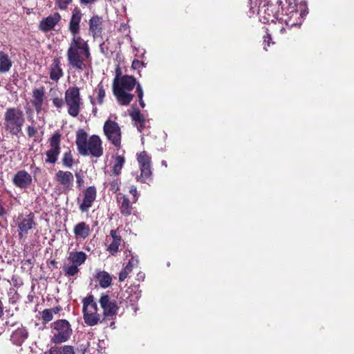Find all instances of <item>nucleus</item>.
Listing matches in <instances>:
<instances>
[{
	"label": "nucleus",
	"instance_id": "nucleus-37",
	"mask_svg": "<svg viewBox=\"0 0 354 354\" xmlns=\"http://www.w3.org/2000/svg\"><path fill=\"white\" fill-rule=\"evenodd\" d=\"M55 2L59 9L64 10L72 2V0H55Z\"/></svg>",
	"mask_w": 354,
	"mask_h": 354
},
{
	"label": "nucleus",
	"instance_id": "nucleus-32",
	"mask_svg": "<svg viewBox=\"0 0 354 354\" xmlns=\"http://www.w3.org/2000/svg\"><path fill=\"white\" fill-rule=\"evenodd\" d=\"M78 266L71 263V264H66L63 267V270L65 273V275L68 277H73L77 274L79 272Z\"/></svg>",
	"mask_w": 354,
	"mask_h": 354
},
{
	"label": "nucleus",
	"instance_id": "nucleus-52",
	"mask_svg": "<svg viewBox=\"0 0 354 354\" xmlns=\"http://www.w3.org/2000/svg\"><path fill=\"white\" fill-rule=\"evenodd\" d=\"M145 53V50L144 49H142V53H141V56H143Z\"/></svg>",
	"mask_w": 354,
	"mask_h": 354
},
{
	"label": "nucleus",
	"instance_id": "nucleus-36",
	"mask_svg": "<svg viewBox=\"0 0 354 354\" xmlns=\"http://www.w3.org/2000/svg\"><path fill=\"white\" fill-rule=\"evenodd\" d=\"M138 259L137 257H132L131 259L129 260L128 264L125 266V269L127 270V271H129L130 272L132 271L133 268L134 267L138 266Z\"/></svg>",
	"mask_w": 354,
	"mask_h": 354
},
{
	"label": "nucleus",
	"instance_id": "nucleus-13",
	"mask_svg": "<svg viewBox=\"0 0 354 354\" xmlns=\"http://www.w3.org/2000/svg\"><path fill=\"white\" fill-rule=\"evenodd\" d=\"M55 180L61 185L64 192H68L73 189L74 176L71 171H58L55 174Z\"/></svg>",
	"mask_w": 354,
	"mask_h": 354
},
{
	"label": "nucleus",
	"instance_id": "nucleus-6",
	"mask_svg": "<svg viewBox=\"0 0 354 354\" xmlns=\"http://www.w3.org/2000/svg\"><path fill=\"white\" fill-rule=\"evenodd\" d=\"M83 318L86 324L90 326L97 325L100 321V315L97 313V306L93 295H89L82 300Z\"/></svg>",
	"mask_w": 354,
	"mask_h": 354
},
{
	"label": "nucleus",
	"instance_id": "nucleus-30",
	"mask_svg": "<svg viewBox=\"0 0 354 354\" xmlns=\"http://www.w3.org/2000/svg\"><path fill=\"white\" fill-rule=\"evenodd\" d=\"M96 278L102 288H106L109 287L112 281V278L110 274L104 271L97 273Z\"/></svg>",
	"mask_w": 354,
	"mask_h": 354
},
{
	"label": "nucleus",
	"instance_id": "nucleus-50",
	"mask_svg": "<svg viewBox=\"0 0 354 354\" xmlns=\"http://www.w3.org/2000/svg\"><path fill=\"white\" fill-rule=\"evenodd\" d=\"M161 164L162 166H164L165 167H167V162L165 160H162L161 162Z\"/></svg>",
	"mask_w": 354,
	"mask_h": 354
},
{
	"label": "nucleus",
	"instance_id": "nucleus-40",
	"mask_svg": "<svg viewBox=\"0 0 354 354\" xmlns=\"http://www.w3.org/2000/svg\"><path fill=\"white\" fill-rule=\"evenodd\" d=\"M37 133V129L33 126H28L27 127V133L28 137H33Z\"/></svg>",
	"mask_w": 354,
	"mask_h": 354
},
{
	"label": "nucleus",
	"instance_id": "nucleus-27",
	"mask_svg": "<svg viewBox=\"0 0 354 354\" xmlns=\"http://www.w3.org/2000/svg\"><path fill=\"white\" fill-rule=\"evenodd\" d=\"M95 92L97 93V97L95 99L91 97V104L93 106L96 104H102L105 97V90L102 83L97 84Z\"/></svg>",
	"mask_w": 354,
	"mask_h": 354
},
{
	"label": "nucleus",
	"instance_id": "nucleus-33",
	"mask_svg": "<svg viewBox=\"0 0 354 354\" xmlns=\"http://www.w3.org/2000/svg\"><path fill=\"white\" fill-rule=\"evenodd\" d=\"M63 163L67 167L71 168L72 167L73 164V159L71 152H66L64 153L63 158Z\"/></svg>",
	"mask_w": 354,
	"mask_h": 354
},
{
	"label": "nucleus",
	"instance_id": "nucleus-29",
	"mask_svg": "<svg viewBox=\"0 0 354 354\" xmlns=\"http://www.w3.org/2000/svg\"><path fill=\"white\" fill-rule=\"evenodd\" d=\"M130 115L133 121L138 122L136 123V127L138 131L142 132L145 125V120L140 111L135 110L130 113Z\"/></svg>",
	"mask_w": 354,
	"mask_h": 354
},
{
	"label": "nucleus",
	"instance_id": "nucleus-55",
	"mask_svg": "<svg viewBox=\"0 0 354 354\" xmlns=\"http://www.w3.org/2000/svg\"><path fill=\"white\" fill-rule=\"evenodd\" d=\"M137 51H138V53H142V52H141L142 50H139L138 49H137Z\"/></svg>",
	"mask_w": 354,
	"mask_h": 354
},
{
	"label": "nucleus",
	"instance_id": "nucleus-10",
	"mask_svg": "<svg viewBox=\"0 0 354 354\" xmlns=\"http://www.w3.org/2000/svg\"><path fill=\"white\" fill-rule=\"evenodd\" d=\"M103 131L109 141L115 147H119L121 144V129L118 124L108 119L104 124Z\"/></svg>",
	"mask_w": 354,
	"mask_h": 354
},
{
	"label": "nucleus",
	"instance_id": "nucleus-51",
	"mask_svg": "<svg viewBox=\"0 0 354 354\" xmlns=\"http://www.w3.org/2000/svg\"><path fill=\"white\" fill-rule=\"evenodd\" d=\"M138 279H143V278H144V274H142V273H139V274H138Z\"/></svg>",
	"mask_w": 354,
	"mask_h": 354
},
{
	"label": "nucleus",
	"instance_id": "nucleus-56",
	"mask_svg": "<svg viewBox=\"0 0 354 354\" xmlns=\"http://www.w3.org/2000/svg\"><path fill=\"white\" fill-rule=\"evenodd\" d=\"M1 333V332L0 331V334Z\"/></svg>",
	"mask_w": 354,
	"mask_h": 354
},
{
	"label": "nucleus",
	"instance_id": "nucleus-35",
	"mask_svg": "<svg viewBox=\"0 0 354 354\" xmlns=\"http://www.w3.org/2000/svg\"><path fill=\"white\" fill-rule=\"evenodd\" d=\"M42 319L45 322H48L53 319V310L45 309L42 311Z\"/></svg>",
	"mask_w": 354,
	"mask_h": 354
},
{
	"label": "nucleus",
	"instance_id": "nucleus-31",
	"mask_svg": "<svg viewBox=\"0 0 354 354\" xmlns=\"http://www.w3.org/2000/svg\"><path fill=\"white\" fill-rule=\"evenodd\" d=\"M125 162L124 158L121 156H117L115 158L114 165L113 167V173L115 175H119L121 172L122 168Z\"/></svg>",
	"mask_w": 354,
	"mask_h": 354
},
{
	"label": "nucleus",
	"instance_id": "nucleus-22",
	"mask_svg": "<svg viewBox=\"0 0 354 354\" xmlns=\"http://www.w3.org/2000/svg\"><path fill=\"white\" fill-rule=\"evenodd\" d=\"M86 259L87 255L82 251L69 252L67 258L70 263H73L78 266L82 265Z\"/></svg>",
	"mask_w": 354,
	"mask_h": 354
},
{
	"label": "nucleus",
	"instance_id": "nucleus-42",
	"mask_svg": "<svg viewBox=\"0 0 354 354\" xmlns=\"http://www.w3.org/2000/svg\"><path fill=\"white\" fill-rule=\"evenodd\" d=\"M130 273L129 271H127L125 268H124L119 274V280L120 281H123L127 278V275Z\"/></svg>",
	"mask_w": 354,
	"mask_h": 354
},
{
	"label": "nucleus",
	"instance_id": "nucleus-16",
	"mask_svg": "<svg viewBox=\"0 0 354 354\" xmlns=\"http://www.w3.org/2000/svg\"><path fill=\"white\" fill-rule=\"evenodd\" d=\"M14 185L19 188H26L32 183V176L25 170H20L13 177Z\"/></svg>",
	"mask_w": 354,
	"mask_h": 354
},
{
	"label": "nucleus",
	"instance_id": "nucleus-3",
	"mask_svg": "<svg viewBox=\"0 0 354 354\" xmlns=\"http://www.w3.org/2000/svg\"><path fill=\"white\" fill-rule=\"evenodd\" d=\"M75 144L79 153L82 156L91 155L99 158L103 154L100 138L96 135L88 138V133L83 129L76 132Z\"/></svg>",
	"mask_w": 354,
	"mask_h": 354
},
{
	"label": "nucleus",
	"instance_id": "nucleus-44",
	"mask_svg": "<svg viewBox=\"0 0 354 354\" xmlns=\"http://www.w3.org/2000/svg\"><path fill=\"white\" fill-rule=\"evenodd\" d=\"M6 214V210L2 205V201L0 199V216H3Z\"/></svg>",
	"mask_w": 354,
	"mask_h": 354
},
{
	"label": "nucleus",
	"instance_id": "nucleus-14",
	"mask_svg": "<svg viewBox=\"0 0 354 354\" xmlns=\"http://www.w3.org/2000/svg\"><path fill=\"white\" fill-rule=\"evenodd\" d=\"M6 325L8 327H12L15 325L17 326V329L12 332L10 340L14 344L21 346L28 337L27 330L19 323L10 324V322L8 321L6 322Z\"/></svg>",
	"mask_w": 354,
	"mask_h": 354
},
{
	"label": "nucleus",
	"instance_id": "nucleus-41",
	"mask_svg": "<svg viewBox=\"0 0 354 354\" xmlns=\"http://www.w3.org/2000/svg\"><path fill=\"white\" fill-rule=\"evenodd\" d=\"M53 105L55 106H56L57 108H61L64 104V102H63L62 99L59 98V97L53 98Z\"/></svg>",
	"mask_w": 354,
	"mask_h": 354
},
{
	"label": "nucleus",
	"instance_id": "nucleus-38",
	"mask_svg": "<svg viewBox=\"0 0 354 354\" xmlns=\"http://www.w3.org/2000/svg\"><path fill=\"white\" fill-rule=\"evenodd\" d=\"M120 180L118 178H116V179H114L113 180L111 183H110V186H111V188L110 189L113 192H116L117 191L119 190V188H120Z\"/></svg>",
	"mask_w": 354,
	"mask_h": 354
},
{
	"label": "nucleus",
	"instance_id": "nucleus-53",
	"mask_svg": "<svg viewBox=\"0 0 354 354\" xmlns=\"http://www.w3.org/2000/svg\"><path fill=\"white\" fill-rule=\"evenodd\" d=\"M264 50H267V46L265 44L264 47H263Z\"/></svg>",
	"mask_w": 354,
	"mask_h": 354
},
{
	"label": "nucleus",
	"instance_id": "nucleus-4",
	"mask_svg": "<svg viewBox=\"0 0 354 354\" xmlns=\"http://www.w3.org/2000/svg\"><path fill=\"white\" fill-rule=\"evenodd\" d=\"M136 84V80L129 75L115 78L113 82V93L121 105H128L133 99L134 95L129 93Z\"/></svg>",
	"mask_w": 354,
	"mask_h": 354
},
{
	"label": "nucleus",
	"instance_id": "nucleus-20",
	"mask_svg": "<svg viewBox=\"0 0 354 354\" xmlns=\"http://www.w3.org/2000/svg\"><path fill=\"white\" fill-rule=\"evenodd\" d=\"M49 71L50 78L53 81L57 82L64 75V72L61 68V63L58 58L53 59V63L50 66Z\"/></svg>",
	"mask_w": 354,
	"mask_h": 354
},
{
	"label": "nucleus",
	"instance_id": "nucleus-17",
	"mask_svg": "<svg viewBox=\"0 0 354 354\" xmlns=\"http://www.w3.org/2000/svg\"><path fill=\"white\" fill-rule=\"evenodd\" d=\"M61 19L60 15L57 12L51 15L42 19L39 24V29L43 32H47L54 28L55 25Z\"/></svg>",
	"mask_w": 354,
	"mask_h": 354
},
{
	"label": "nucleus",
	"instance_id": "nucleus-5",
	"mask_svg": "<svg viewBox=\"0 0 354 354\" xmlns=\"http://www.w3.org/2000/svg\"><path fill=\"white\" fill-rule=\"evenodd\" d=\"M25 122V115L19 108H8L4 113V126L6 131L14 136H17L22 129Z\"/></svg>",
	"mask_w": 354,
	"mask_h": 354
},
{
	"label": "nucleus",
	"instance_id": "nucleus-47",
	"mask_svg": "<svg viewBox=\"0 0 354 354\" xmlns=\"http://www.w3.org/2000/svg\"><path fill=\"white\" fill-rule=\"evenodd\" d=\"M97 0H81V3L84 4L93 3Z\"/></svg>",
	"mask_w": 354,
	"mask_h": 354
},
{
	"label": "nucleus",
	"instance_id": "nucleus-46",
	"mask_svg": "<svg viewBox=\"0 0 354 354\" xmlns=\"http://www.w3.org/2000/svg\"><path fill=\"white\" fill-rule=\"evenodd\" d=\"M271 40V38H270V35L267 34L266 36H264V40H263V42L264 43H268L267 44V46H268L270 45V41Z\"/></svg>",
	"mask_w": 354,
	"mask_h": 354
},
{
	"label": "nucleus",
	"instance_id": "nucleus-18",
	"mask_svg": "<svg viewBox=\"0 0 354 354\" xmlns=\"http://www.w3.org/2000/svg\"><path fill=\"white\" fill-rule=\"evenodd\" d=\"M73 233L76 239H86L91 234V227L89 225L84 221L77 223L73 228Z\"/></svg>",
	"mask_w": 354,
	"mask_h": 354
},
{
	"label": "nucleus",
	"instance_id": "nucleus-45",
	"mask_svg": "<svg viewBox=\"0 0 354 354\" xmlns=\"http://www.w3.org/2000/svg\"><path fill=\"white\" fill-rule=\"evenodd\" d=\"M129 192L134 196L136 197L138 194L137 188L135 186H131L129 189Z\"/></svg>",
	"mask_w": 354,
	"mask_h": 354
},
{
	"label": "nucleus",
	"instance_id": "nucleus-34",
	"mask_svg": "<svg viewBox=\"0 0 354 354\" xmlns=\"http://www.w3.org/2000/svg\"><path fill=\"white\" fill-rule=\"evenodd\" d=\"M136 92L138 93V99H139V104L141 106V107L144 108L145 106V102H144V101L142 100L143 95H144V93H143L142 88L141 85L139 83L137 84Z\"/></svg>",
	"mask_w": 354,
	"mask_h": 354
},
{
	"label": "nucleus",
	"instance_id": "nucleus-43",
	"mask_svg": "<svg viewBox=\"0 0 354 354\" xmlns=\"http://www.w3.org/2000/svg\"><path fill=\"white\" fill-rule=\"evenodd\" d=\"M75 176H76L77 183L78 186L81 187L84 183V180H83L82 176L78 173L75 174Z\"/></svg>",
	"mask_w": 354,
	"mask_h": 354
},
{
	"label": "nucleus",
	"instance_id": "nucleus-15",
	"mask_svg": "<svg viewBox=\"0 0 354 354\" xmlns=\"http://www.w3.org/2000/svg\"><path fill=\"white\" fill-rule=\"evenodd\" d=\"M97 191L94 186L88 187L84 193V198L80 203V209L82 212H86L92 207L96 198Z\"/></svg>",
	"mask_w": 354,
	"mask_h": 354
},
{
	"label": "nucleus",
	"instance_id": "nucleus-48",
	"mask_svg": "<svg viewBox=\"0 0 354 354\" xmlns=\"http://www.w3.org/2000/svg\"><path fill=\"white\" fill-rule=\"evenodd\" d=\"M3 315V306L1 300L0 299V318Z\"/></svg>",
	"mask_w": 354,
	"mask_h": 354
},
{
	"label": "nucleus",
	"instance_id": "nucleus-49",
	"mask_svg": "<svg viewBox=\"0 0 354 354\" xmlns=\"http://www.w3.org/2000/svg\"><path fill=\"white\" fill-rule=\"evenodd\" d=\"M50 310H53V314H57L59 313L60 308H58V307H55V308H50Z\"/></svg>",
	"mask_w": 354,
	"mask_h": 354
},
{
	"label": "nucleus",
	"instance_id": "nucleus-11",
	"mask_svg": "<svg viewBox=\"0 0 354 354\" xmlns=\"http://www.w3.org/2000/svg\"><path fill=\"white\" fill-rule=\"evenodd\" d=\"M60 134L55 133L50 139V149L46 151V162L55 164L60 153Z\"/></svg>",
	"mask_w": 354,
	"mask_h": 354
},
{
	"label": "nucleus",
	"instance_id": "nucleus-25",
	"mask_svg": "<svg viewBox=\"0 0 354 354\" xmlns=\"http://www.w3.org/2000/svg\"><path fill=\"white\" fill-rule=\"evenodd\" d=\"M120 204V209L122 214L129 216L131 214V206L129 198L126 196H120L118 198Z\"/></svg>",
	"mask_w": 354,
	"mask_h": 354
},
{
	"label": "nucleus",
	"instance_id": "nucleus-12",
	"mask_svg": "<svg viewBox=\"0 0 354 354\" xmlns=\"http://www.w3.org/2000/svg\"><path fill=\"white\" fill-rule=\"evenodd\" d=\"M100 304L103 308L104 318L113 319L118 313V306L115 300H111L108 295L101 297Z\"/></svg>",
	"mask_w": 354,
	"mask_h": 354
},
{
	"label": "nucleus",
	"instance_id": "nucleus-39",
	"mask_svg": "<svg viewBox=\"0 0 354 354\" xmlns=\"http://www.w3.org/2000/svg\"><path fill=\"white\" fill-rule=\"evenodd\" d=\"M145 66V64L143 62H140L138 59H134L132 62L131 67L133 69H138Z\"/></svg>",
	"mask_w": 354,
	"mask_h": 354
},
{
	"label": "nucleus",
	"instance_id": "nucleus-2",
	"mask_svg": "<svg viewBox=\"0 0 354 354\" xmlns=\"http://www.w3.org/2000/svg\"><path fill=\"white\" fill-rule=\"evenodd\" d=\"M82 13L79 9L73 11L69 23V30L73 35L71 40L66 52L68 66L78 72L85 71L88 77V71L86 68L88 63H91V53L88 44L77 34L80 32V24L82 19Z\"/></svg>",
	"mask_w": 354,
	"mask_h": 354
},
{
	"label": "nucleus",
	"instance_id": "nucleus-54",
	"mask_svg": "<svg viewBox=\"0 0 354 354\" xmlns=\"http://www.w3.org/2000/svg\"><path fill=\"white\" fill-rule=\"evenodd\" d=\"M86 250H90V248L88 247L85 248Z\"/></svg>",
	"mask_w": 354,
	"mask_h": 354
},
{
	"label": "nucleus",
	"instance_id": "nucleus-21",
	"mask_svg": "<svg viewBox=\"0 0 354 354\" xmlns=\"http://www.w3.org/2000/svg\"><path fill=\"white\" fill-rule=\"evenodd\" d=\"M110 235L112 241L107 248V250L112 254L114 255L118 252L119 246L122 243V238L118 234L116 230H111Z\"/></svg>",
	"mask_w": 354,
	"mask_h": 354
},
{
	"label": "nucleus",
	"instance_id": "nucleus-19",
	"mask_svg": "<svg viewBox=\"0 0 354 354\" xmlns=\"http://www.w3.org/2000/svg\"><path fill=\"white\" fill-rule=\"evenodd\" d=\"M34 224L35 223L32 216L28 215L26 218H23L22 221L18 224L19 238L22 239L26 237L28 231L32 229Z\"/></svg>",
	"mask_w": 354,
	"mask_h": 354
},
{
	"label": "nucleus",
	"instance_id": "nucleus-26",
	"mask_svg": "<svg viewBox=\"0 0 354 354\" xmlns=\"http://www.w3.org/2000/svg\"><path fill=\"white\" fill-rule=\"evenodd\" d=\"M44 92L43 89L37 88L33 91L32 97L33 101L32 103L35 106L37 111H39L41 109L44 100Z\"/></svg>",
	"mask_w": 354,
	"mask_h": 354
},
{
	"label": "nucleus",
	"instance_id": "nucleus-28",
	"mask_svg": "<svg viewBox=\"0 0 354 354\" xmlns=\"http://www.w3.org/2000/svg\"><path fill=\"white\" fill-rule=\"evenodd\" d=\"M49 354H75V351L73 346H55L51 347V348L49 351Z\"/></svg>",
	"mask_w": 354,
	"mask_h": 354
},
{
	"label": "nucleus",
	"instance_id": "nucleus-8",
	"mask_svg": "<svg viewBox=\"0 0 354 354\" xmlns=\"http://www.w3.org/2000/svg\"><path fill=\"white\" fill-rule=\"evenodd\" d=\"M64 101L68 106V113L72 117H77L82 104L80 88L77 86L69 87L65 92Z\"/></svg>",
	"mask_w": 354,
	"mask_h": 354
},
{
	"label": "nucleus",
	"instance_id": "nucleus-23",
	"mask_svg": "<svg viewBox=\"0 0 354 354\" xmlns=\"http://www.w3.org/2000/svg\"><path fill=\"white\" fill-rule=\"evenodd\" d=\"M12 66V61L10 57L3 51H0V73L8 72Z\"/></svg>",
	"mask_w": 354,
	"mask_h": 354
},
{
	"label": "nucleus",
	"instance_id": "nucleus-24",
	"mask_svg": "<svg viewBox=\"0 0 354 354\" xmlns=\"http://www.w3.org/2000/svg\"><path fill=\"white\" fill-rule=\"evenodd\" d=\"M89 30L93 37L100 35L102 32V19L98 16L93 17L90 19Z\"/></svg>",
	"mask_w": 354,
	"mask_h": 354
},
{
	"label": "nucleus",
	"instance_id": "nucleus-9",
	"mask_svg": "<svg viewBox=\"0 0 354 354\" xmlns=\"http://www.w3.org/2000/svg\"><path fill=\"white\" fill-rule=\"evenodd\" d=\"M137 160L139 165L140 175L137 176V180L147 183L152 180L151 157L145 151L137 153Z\"/></svg>",
	"mask_w": 354,
	"mask_h": 354
},
{
	"label": "nucleus",
	"instance_id": "nucleus-7",
	"mask_svg": "<svg viewBox=\"0 0 354 354\" xmlns=\"http://www.w3.org/2000/svg\"><path fill=\"white\" fill-rule=\"evenodd\" d=\"M72 328L66 319H59L52 324L51 341L55 344L66 342L72 335Z\"/></svg>",
	"mask_w": 354,
	"mask_h": 354
},
{
	"label": "nucleus",
	"instance_id": "nucleus-1",
	"mask_svg": "<svg viewBox=\"0 0 354 354\" xmlns=\"http://www.w3.org/2000/svg\"><path fill=\"white\" fill-rule=\"evenodd\" d=\"M296 7V0H277L276 4L266 0H250V17L257 14L263 24L277 19L290 28L299 26L308 11L304 9L299 12Z\"/></svg>",
	"mask_w": 354,
	"mask_h": 354
}]
</instances>
